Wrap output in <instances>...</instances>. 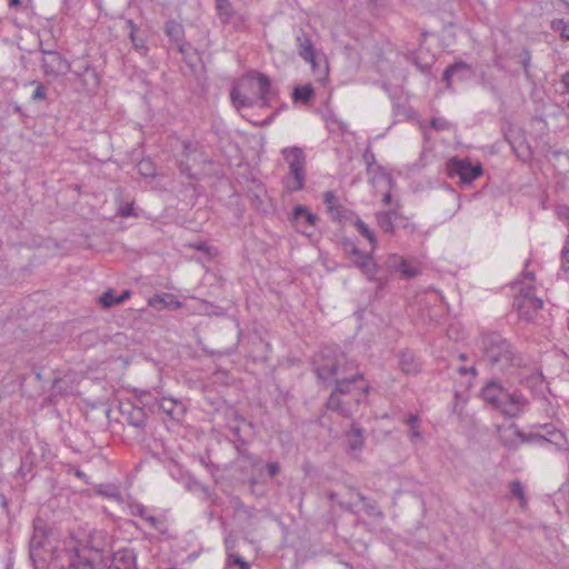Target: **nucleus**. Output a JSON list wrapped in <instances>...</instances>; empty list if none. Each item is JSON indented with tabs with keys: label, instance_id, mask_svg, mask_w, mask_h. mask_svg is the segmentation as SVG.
Masks as SVG:
<instances>
[{
	"label": "nucleus",
	"instance_id": "1",
	"mask_svg": "<svg viewBox=\"0 0 569 569\" xmlns=\"http://www.w3.org/2000/svg\"><path fill=\"white\" fill-rule=\"evenodd\" d=\"M480 349L483 360L491 370L501 373L510 382L517 381L525 386L531 390L535 398L549 403L550 390L541 369L532 358L519 352L498 332L483 335Z\"/></svg>",
	"mask_w": 569,
	"mask_h": 569
},
{
	"label": "nucleus",
	"instance_id": "2",
	"mask_svg": "<svg viewBox=\"0 0 569 569\" xmlns=\"http://www.w3.org/2000/svg\"><path fill=\"white\" fill-rule=\"evenodd\" d=\"M273 96L270 78L259 72L243 78L230 91L231 102L238 110L253 106L269 107Z\"/></svg>",
	"mask_w": 569,
	"mask_h": 569
},
{
	"label": "nucleus",
	"instance_id": "3",
	"mask_svg": "<svg viewBox=\"0 0 569 569\" xmlns=\"http://www.w3.org/2000/svg\"><path fill=\"white\" fill-rule=\"evenodd\" d=\"M362 379L359 372L351 377L337 378L336 387L327 400V408L345 418L351 417L353 406H358L369 391L368 385H357Z\"/></svg>",
	"mask_w": 569,
	"mask_h": 569
},
{
	"label": "nucleus",
	"instance_id": "4",
	"mask_svg": "<svg viewBox=\"0 0 569 569\" xmlns=\"http://www.w3.org/2000/svg\"><path fill=\"white\" fill-rule=\"evenodd\" d=\"M480 395L486 403L509 418L519 417L529 403L522 393L509 392L499 381L493 379L482 387Z\"/></svg>",
	"mask_w": 569,
	"mask_h": 569
},
{
	"label": "nucleus",
	"instance_id": "5",
	"mask_svg": "<svg viewBox=\"0 0 569 569\" xmlns=\"http://www.w3.org/2000/svg\"><path fill=\"white\" fill-rule=\"evenodd\" d=\"M533 282V272L526 270L523 271L522 280L512 284L515 296L513 308L517 310L519 317L526 321L532 320L535 315L543 307L542 299L536 296Z\"/></svg>",
	"mask_w": 569,
	"mask_h": 569
},
{
	"label": "nucleus",
	"instance_id": "6",
	"mask_svg": "<svg viewBox=\"0 0 569 569\" xmlns=\"http://www.w3.org/2000/svg\"><path fill=\"white\" fill-rule=\"evenodd\" d=\"M281 154L288 164L289 172L283 177L282 183L290 192L303 189L307 178V157L300 147H287Z\"/></svg>",
	"mask_w": 569,
	"mask_h": 569
},
{
	"label": "nucleus",
	"instance_id": "7",
	"mask_svg": "<svg viewBox=\"0 0 569 569\" xmlns=\"http://www.w3.org/2000/svg\"><path fill=\"white\" fill-rule=\"evenodd\" d=\"M347 365L343 353L332 348H323L315 358V373L322 381L337 379L340 372H346Z\"/></svg>",
	"mask_w": 569,
	"mask_h": 569
},
{
	"label": "nucleus",
	"instance_id": "8",
	"mask_svg": "<svg viewBox=\"0 0 569 569\" xmlns=\"http://www.w3.org/2000/svg\"><path fill=\"white\" fill-rule=\"evenodd\" d=\"M42 58L40 60L43 76L49 81H56L71 71L70 61L59 51L40 49Z\"/></svg>",
	"mask_w": 569,
	"mask_h": 569
},
{
	"label": "nucleus",
	"instance_id": "9",
	"mask_svg": "<svg viewBox=\"0 0 569 569\" xmlns=\"http://www.w3.org/2000/svg\"><path fill=\"white\" fill-rule=\"evenodd\" d=\"M62 558L71 569H92L100 555L98 548L74 543L63 551Z\"/></svg>",
	"mask_w": 569,
	"mask_h": 569
},
{
	"label": "nucleus",
	"instance_id": "10",
	"mask_svg": "<svg viewBox=\"0 0 569 569\" xmlns=\"http://www.w3.org/2000/svg\"><path fill=\"white\" fill-rule=\"evenodd\" d=\"M446 170L450 178L458 177L461 184H470L483 172L481 163L456 157L448 160Z\"/></svg>",
	"mask_w": 569,
	"mask_h": 569
},
{
	"label": "nucleus",
	"instance_id": "11",
	"mask_svg": "<svg viewBox=\"0 0 569 569\" xmlns=\"http://www.w3.org/2000/svg\"><path fill=\"white\" fill-rule=\"evenodd\" d=\"M385 264L388 270L399 272L405 279H411L421 273L418 261L406 259L397 253H391L386 258Z\"/></svg>",
	"mask_w": 569,
	"mask_h": 569
},
{
	"label": "nucleus",
	"instance_id": "12",
	"mask_svg": "<svg viewBox=\"0 0 569 569\" xmlns=\"http://www.w3.org/2000/svg\"><path fill=\"white\" fill-rule=\"evenodd\" d=\"M217 16L222 24H231L236 30L246 28V18L237 12L230 0H214Z\"/></svg>",
	"mask_w": 569,
	"mask_h": 569
},
{
	"label": "nucleus",
	"instance_id": "13",
	"mask_svg": "<svg viewBox=\"0 0 569 569\" xmlns=\"http://www.w3.org/2000/svg\"><path fill=\"white\" fill-rule=\"evenodd\" d=\"M128 510L129 515L133 517H139L148 525L149 528L154 529L159 532L166 531L164 520L162 518L154 516L153 511L147 506L137 501H132L128 503Z\"/></svg>",
	"mask_w": 569,
	"mask_h": 569
},
{
	"label": "nucleus",
	"instance_id": "14",
	"mask_svg": "<svg viewBox=\"0 0 569 569\" xmlns=\"http://www.w3.org/2000/svg\"><path fill=\"white\" fill-rule=\"evenodd\" d=\"M72 74L87 92L91 93L99 86V76L89 62H83L72 71Z\"/></svg>",
	"mask_w": 569,
	"mask_h": 569
},
{
	"label": "nucleus",
	"instance_id": "15",
	"mask_svg": "<svg viewBox=\"0 0 569 569\" xmlns=\"http://www.w3.org/2000/svg\"><path fill=\"white\" fill-rule=\"evenodd\" d=\"M293 221L296 227L305 234H311L313 229L319 220L318 216L310 212L306 206H297L292 212Z\"/></svg>",
	"mask_w": 569,
	"mask_h": 569
},
{
	"label": "nucleus",
	"instance_id": "16",
	"mask_svg": "<svg viewBox=\"0 0 569 569\" xmlns=\"http://www.w3.org/2000/svg\"><path fill=\"white\" fill-rule=\"evenodd\" d=\"M351 263L358 268L369 280L376 279L378 266L371 253L360 251V254L349 257Z\"/></svg>",
	"mask_w": 569,
	"mask_h": 569
},
{
	"label": "nucleus",
	"instance_id": "17",
	"mask_svg": "<svg viewBox=\"0 0 569 569\" xmlns=\"http://www.w3.org/2000/svg\"><path fill=\"white\" fill-rule=\"evenodd\" d=\"M121 415L128 425L137 428L139 431L144 430L147 415L142 408L129 403L127 407L121 409Z\"/></svg>",
	"mask_w": 569,
	"mask_h": 569
},
{
	"label": "nucleus",
	"instance_id": "18",
	"mask_svg": "<svg viewBox=\"0 0 569 569\" xmlns=\"http://www.w3.org/2000/svg\"><path fill=\"white\" fill-rule=\"evenodd\" d=\"M296 42L299 56L315 67L316 52L310 37L305 31H300L296 37Z\"/></svg>",
	"mask_w": 569,
	"mask_h": 569
},
{
	"label": "nucleus",
	"instance_id": "19",
	"mask_svg": "<svg viewBox=\"0 0 569 569\" xmlns=\"http://www.w3.org/2000/svg\"><path fill=\"white\" fill-rule=\"evenodd\" d=\"M153 407H157L160 411L166 413L171 419H180V417L184 413V407L183 405L173 399V398H166L163 397L160 400H156Z\"/></svg>",
	"mask_w": 569,
	"mask_h": 569
},
{
	"label": "nucleus",
	"instance_id": "20",
	"mask_svg": "<svg viewBox=\"0 0 569 569\" xmlns=\"http://www.w3.org/2000/svg\"><path fill=\"white\" fill-rule=\"evenodd\" d=\"M471 72V68L463 61L456 62L446 68L443 71L442 80L446 82L447 88H451L452 80L456 77L458 80H465Z\"/></svg>",
	"mask_w": 569,
	"mask_h": 569
},
{
	"label": "nucleus",
	"instance_id": "21",
	"mask_svg": "<svg viewBox=\"0 0 569 569\" xmlns=\"http://www.w3.org/2000/svg\"><path fill=\"white\" fill-rule=\"evenodd\" d=\"M402 216L396 210L390 209L387 211H378L376 213V219L379 228L385 232L392 234L395 232V224L398 219H401Z\"/></svg>",
	"mask_w": 569,
	"mask_h": 569
},
{
	"label": "nucleus",
	"instance_id": "22",
	"mask_svg": "<svg viewBox=\"0 0 569 569\" xmlns=\"http://www.w3.org/2000/svg\"><path fill=\"white\" fill-rule=\"evenodd\" d=\"M44 542V532L39 530L38 528H34L33 535L30 540V558L33 561V563H37L38 561H46V558L43 556Z\"/></svg>",
	"mask_w": 569,
	"mask_h": 569
},
{
	"label": "nucleus",
	"instance_id": "23",
	"mask_svg": "<svg viewBox=\"0 0 569 569\" xmlns=\"http://www.w3.org/2000/svg\"><path fill=\"white\" fill-rule=\"evenodd\" d=\"M110 569H138L134 552L132 550L116 552Z\"/></svg>",
	"mask_w": 569,
	"mask_h": 569
},
{
	"label": "nucleus",
	"instance_id": "24",
	"mask_svg": "<svg viewBox=\"0 0 569 569\" xmlns=\"http://www.w3.org/2000/svg\"><path fill=\"white\" fill-rule=\"evenodd\" d=\"M540 428L543 430L542 435L546 436V445H555L557 449H562L567 446L566 436L561 430L550 423L542 425Z\"/></svg>",
	"mask_w": 569,
	"mask_h": 569
},
{
	"label": "nucleus",
	"instance_id": "25",
	"mask_svg": "<svg viewBox=\"0 0 569 569\" xmlns=\"http://www.w3.org/2000/svg\"><path fill=\"white\" fill-rule=\"evenodd\" d=\"M126 28L129 31V38L136 51L141 56H147L148 47L146 46V38L139 33L138 26L132 20H127Z\"/></svg>",
	"mask_w": 569,
	"mask_h": 569
},
{
	"label": "nucleus",
	"instance_id": "26",
	"mask_svg": "<svg viewBox=\"0 0 569 569\" xmlns=\"http://www.w3.org/2000/svg\"><path fill=\"white\" fill-rule=\"evenodd\" d=\"M149 306L157 310H162L167 307L179 309L181 307V302L172 293H162L151 297L149 299Z\"/></svg>",
	"mask_w": 569,
	"mask_h": 569
},
{
	"label": "nucleus",
	"instance_id": "27",
	"mask_svg": "<svg viewBox=\"0 0 569 569\" xmlns=\"http://www.w3.org/2000/svg\"><path fill=\"white\" fill-rule=\"evenodd\" d=\"M365 430L357 423L351 425L347 432L348 447L352 451L361 450L365 446Z\"/></svg>",
	"mask_w": 569,
	"mask_h": 569
},
{
	"label": "nucleus",
	"instance_id": "28",
	"mask_svg": "<svg viewBox=\"0 0 569 569\" xmlns=\"http://www.w3.org/2000/svg\"><path fill=\"white\" fill-rule=\"evenodd\" d=\"M164 32L174 44L184 39L183 28L176 21H168L164 27Z\"/></svg>",
	"mask_w": 569,
	"mask_h": 569
},
{
	"label": "nucleus",
	"instance_id": "29",
	"mask_svg": "<svg viewBox=\"0 0 569 569\" xmlns=\"http://www.w3.org/2000/svg\"><path fill=\"white\" fill-rule=\"evenodd\" d=\"M96 492L99 496L112 499L114 501L121 500V492L119 488L113 483H101L96 488Z\"/></svg>",
	"mask_w": 569,
	"mask_h": 569
},
{
	"label": "nucleus",
	"instance_id": "30",
	"mask_svg": "<svg viewBox=\"0 0 569 569\" xmlns=\"http://www.w3.org/2000/svg\"><path fill=\"white\" fill-rule=\"evenodd\" d=\"M355 227L357 228L358 232L369 241L371 250H375L377 248V239L375 232L360 218L356 219Z\"/></svg>",
	"mask_w": 569,
	"mask_h": 569
},
{
	"label": "nucleus",
	"instance_id": "31",
	"mask_svg": "<svg viewBox=\"0 0 569 569\" xmlns=\"http://www.w3.org/2000/svg\"><path fill=\"white\" fill-rule=\"evenodd\" d=\"M357 497L365 502L363 510L365 512L373 518L382 519L385 517L383 512L378 507L377 502L373 500H368L362 493L357 492Z\"/></svg>",
	"mask_w": 569,
	"mask_h": 569
},
{
	"label": "nucleus",
	"instance_id": "32",
	"mask_svg": "<svg viewBox=\"0 0 569 569\" xmlns=\"http://www.w3.org/2000/svg\"><path fill=\"white\" fill-rule=\"evenodd\" d=\"M313 87L311 84L299 86L293 89L292 99L308 103L313 96Z\"/></svg>",
	"mask_w": 569,
	"mask_h": 569
},
{
	"label": "nucleus",
	"instance_id": "33",
	"mask_svg": "<svg viewBox=\"0 0 569 569\" xmlns=\"http://www.w3.org/2000/svg\"><path fill=\"white\" fill-rule=\"evenodd\" d=\"M419 417L417 415H409L405 419V423L409 426V437L412 441L420 440L422 438V435L419 430Z\"/></svg>",
	"mask_w": 569,
	"mask_h": 569
},
{
	"label": "nucleus",
	"instance_id": "34",
	"mask_svg": "<svg viewBox=\"0 0 569 569\" xmlns=\"http://www.w3.org/2000/svg\"><path fill=\"white\" fill-rule=\"evenodd\" d=\"M517 436L521 442L546 446V436L541 435L540 432L525 433L522 431H517Z\"/></svg>",
	"mask_w": 569,
	"mask_h": 569
},
{
	"label": "nucleus",
	"instance_id": "35",
	"mask_svg": "<svg viewBox=\"0 0 569 569\" xmlns=\"http://www.w3.org/2000/svg\"><path fill=\"white\" fill-rule=\"evenodd\" d=\"M551 29L559 33L563 40H569V23L563 19H555L551 21Z\"/></svg>",
	"mask_w": 569,
	"mask_h": 569
},
{
	"label": "nucleus",
	"instance_id": "36",
	"mask_svg": "<svg viewBox=\"0 0 569 569\" xmlns=\"http://www.w3.org/2000/svg\"><path fill=\"white\" fill-rule=\"evenodd\" d=\"M31 86H34V90L31 94V101H44L47 99V87L40 81H31Z\"/></svg>",
	"mask_w": 569,
	"mask_h": 569
},
{
	"label": "nucleus",
	"instance_id": "37",
	"mask_svg": "<svg viewBox=\"0 0 569 569\" xmlns=\"http://www.w3.org/2000/svg\"><path fill=\"white\" fill-rule=\"evenodd\" d=\"M509 489L510 493L519 499L521 507H525L527 505V499L521 482L519 480L511 481L509 485Z\"/></svg>",
	"mask_w": 569,
	"mask_h": 569
},
{
	"label": "nucleus",
	"instance_id": "38",
	"mask_svg": "<svg viewBox=\"0 0 569 569\" xmlns=\"http://www.w3.org/2000/svg\"><path fill=\"white\" fill-rule=\"evenodd\" d=\"M340 246H341L343 252L348 257H353L356 254H360L361 250L357 247V244L351 239H348V238L342 239L340 242Z\"/></svg>",
	"mask_w": 569,
	"mask_h": 569
},
{
	"label": "nucleus",
	"instance_id": "39",
	"mask_svg": "<svg viewBox=\"0 0 569 569\" xmlns=\"http://www.w3.org/2000/svg\"><path fill=\"white\" fill-rule=\"evenodd\" d=\"M328 212L330 213L331 218L337 221H342L347 218V210L341 204L330 207Z\"/></svg>",
	"mask_w": 569,
	"mask_h": 569
},
{
	"label": "nucleus",
	"instance_id": "40",
	"mask_svg": "<svg viewBox=\"0 0 569 569\" xmlns=\"http://www.w3.org/2000/svg\"><path fill=\"white\" fill-rule=\"evenodd\" d=\"M117 297L114 296V292L112 290L106 291L100 298L99 301L104 308H110L112 306H116Z\"/></svg>",
	"mask_w": 569,
	"mask_h": 569
},
{
	"label": "nucleus",
	"instance_id": "41",
	"mask_svg": "<svg viewBox=\"0 0 569 569\" xmlns=\"http://www.w3.org/2000/svg\"><path fill=\"white\" fill-rule=\"evenodd\" d=\"M430 126H431V128H433L437 131H445V130H449L451 128L450 122L443 118H433L430 121Z\"/></svg>",
	"mask_w": 569,
	"mask_h": 569
},
{
	"label": "nucleus",
	"instance_id": "42",
	"mask_svg": "<svg viewBox=\"0 0 569 569\" xmlns=\"http://www.w3.org/2000/svg\"><path fill=\"white\" fill-rule=\"evenodd\" d=\"M323 203L327 207V210H330V207L338 206V199L332 191H326L323 194Z\"/></svg>",
	"mask_w": 569,
	"mask_h": 569
},
{
	"label": "nucleus",
	"instance_id": "43",
	"mask_svg": "<svg viewBox=\"0 0 569 569\" xmlns=\"http://www.w3.org/2000/svg\"><path fill=\"white\" fill-rule=\"evenodd\" d=\"M362 159H363L365 163L367 164L368 169H370L372 167V164L376 162V156L370 147H368L365 150V152L362 154Z\"/></svg>",
	"mask_w": 569,
	"mask_h": 569
},
{
	"label": "nucleus",
	"instance_id": "44",
	"mask_svg": "<svg viewBox=\"0 0 569 569\" xmlns=\"http://www.w3.org/2000/svg\"><path fill=\"white\" fill-rule=\"evenodd\" d=\"M119 216H121L123 218L136 216L133 203H126V204L121 206L119 208Z\"/></svg>",
	"mask_w": 569,
	"mask_h": 569
},
{
	"label": "nucleus",
	"instance_id": "45",
	"mask_svg": "<svg viewBox=\"0 0 569 569\" xmlns=\"http://www.w3.org/2000/svg\"><path fill=\"white\" fill-rule=\"evenodd\" d=\"M68 473H73L78 479L82 480L87 485L90 483L89 477L83 471H81L79 468H77L74 466H70L68 468Z\"/></svg>",
	"mask_w": 569,
	"mask_h": 569
},
{
	"label": "nucleus",
	"instance_id": "46",
	"mask_svg": "<svg viewBox=\"0 0 569 569\" xmlns=\"http://www.w3.org/2000/svg\"><path fill=\"white\" fill-rule=\"evenodd\" d=\"M266 468L270 478H273L280 471V465L278 462H269L267 463Z\"/></svg>",
	"mask_w": 569,
	"mask_h": 569
},
{
	"label": "nucleus",
	"instance_id": "47",
	"mask_svg": "<svg viewBox=\"0 0 569 569\" xmlns=\"http://www.w3.org/2000/svg\"><path fill=\"white\" fill-rule=\"evenodd\" d=\"M401 368L406 373H412L417 371L416 366L409 365V361H407V356L403 355L401 358Z\"/></svg>",
	"mask_w": 569,
	"mask_h": 569
},
{
	"label": "nucleus",
	"instance_id": "48",
	"mask_svg": "<svg viewBox=\"0 0 569 569\" xmlns=\"http://www.w3.org/2000/svg\"><path fill=\"white\" fill-rule=\"evenodd\" d=\"M177 50L182 54L186 56L190 50V44L182 39L181 41L176 43Z\"/></svg>",
	"mask_w": 569,
	"mask_h": 569
},
{
	"label": "nucleus",
	"instance_id": "49",
	"mask_svg": "<svg viewBox=\"0 0 569 569\" xmlns=\"http://www.w3.org/2000/svg\"><path fill=\"white\" fill-rule=\"evenodd\" d=\"M458 372L462 376L467 373H471L473 377L477 376V369L475 367H460L458 368Z\"/></svg>",
	"mask_w": 569,
	"mask_h": 569
},
{
	"label": "nucleus",
	"instance_id": "50",
	"mask_svg": "<svg viewBox=\"0 0 569 569\" xmlns=\"http://www.w3.org/2000/svg\"><path fill=\"white\" fill-rule=\"evenodd\" d=\"M233 562L239 565L240 569H250V565L247 561H244L240 556H234Z\"/></svg>",
	"mask_w": 569,
	"mask_h": 569
},
{
	"label": "nucleus",
	"instance_id": "51",
	"mask_svg": "<svg viewBox=\"0 0 569 569\" xmlns=\"http://www.w3.org/2000/svg\"><path fill=\"white\" fill-rule=\"evenodd\" d=\"M522 67H523V70L526 72V74L529 73V66H530V54L528 51H525V58L521 62Z\"/></svg>",
	"mask_w": 569,
	"mask_h": 569
},
{
	"label": "nucleus",
	"instance_id": "52",
	"mask_svg": "<svg viewBox=\"0 0 569 569\" xmlns=\"http://www.w3.org/2000/svg\"><path fill=\"white\" fill-rule=\"evenodd\" d=\"M560 83L563 87L565 91L569 93V71L562 74Z\"/></svg>",
	"mask_w": 569,
	"mask_h": 569
},
{
	"label": "nucleus",
	"instance_id": "53",
	"mask_svg": "<svg viewBox=\"0 0 569 569\" xmlns=\"http://www.w3.org/2000/svg\"><path fill=\"white\" fill-rule=\"evenodd\" d=\"M130 297V291H123L119 297H117L116 305H120L124 302Z\"/></svg>",
	"mask_w": 569,
	"mask_h": 569
},
{
	"label": "nucleus",
	"instance_id": "54",
	"mask_svg": "<svg viewBox=\"0 0 569 569\" xmlns=\"http://www.w3.org/2000/svg\"><path fill=\"white\" fill-rule=\"evenodd\" d=\"M569 252V234L566 238L565 246L561 250V256H568Z\"/></svg>",
	"mask_w": 569,
	"mask_h": 569
},
{
	"label": "nucleus",
	"instance_id": "55",
	"mask_svg": "<svg viewBox=\"0 0 569 569\" xmlns=\"http://www.w3.org/2000/svg\"><path fill=\"white\" fill-rule=\"evenodd\" d=\"M194 248L199 251H203V252H207L209 247L207 246L206 242H199L197 244H194Z\"/></svg>",
	"mask_w": 569,
	"mask_h": 569
},
{
	"label": "nucleus",
	"instance_id": "56",
	"mask_svg": "<svg viewBox=\"0 0 569 569\" xmlns=\"http://www.w3.org/2000/svg\"><path fill=\"white\" fill-rule=\"evenodd\" d=\"M147 166H149V163H148V162H143V161H142V162H140V163H139V169H140L141 173H142L143 176H152V172H147V171H144V167H147Z\"/></svg>",
	"mask_w": 569,
	"mask_h": 569
},
{
	"label": "nucleus",
	"instance_id": "57",
	"mask_svg": "<svg viewBox=\"0 0 569 569\" xmlns=\"http://www.w3.org/2000/svg\"><path fill=\"white\" fill-rule=\"evenodd\" d=\"M382 202L385 206H389L391 203V193L387 192L383 194Z\"/></svg>",
	"mask_w": 569,
	"mask_h": 569
},
{
	"label": "nucleus",
	"instance_id": "58",
	"mask_svg": "<svg viewBox=\"0 0 569 569\" xmlns=\"http://www.w3.org/2000/svg\"><path fill=\"white\" fill-rule=\"evenodd\" d=\"M21 4V0H9L10 8H17Z\"/></svg>",
	"mask_w": 569,
	"mask_h": 569
},
{
	"label": "nucleus",
	"instance_id": "59",
	"mask_svg": "<svg viewBox=\"0 0 569 569\" xmlns=\"http://www.w3.org/2000/svg\"><path fill=\"white\" fill-rule=\"evenodd\" d=\"M566 220H567V224L569 227V209L568 208L566 209Z\"/></svg>",
	"mask_w": 569,
	"mask_h": 569
},
{
	"label": "nucleus",
	"instance_id": "60",
	"mask_svg": "<svg viewBox=\"0 0 569 569\" xmlns=\"http://www.w3.org/2000/svg\"><path fill=\"white\" fill-rule=\"evenodd\" d=\"M459 359L462 360V361L467 360V355L466 353H460L459 355Z\"/></svg>",
	"mask_w": 569,
	"mask_h": 569
},
{
	"label": "nucleus",
	"instance_id": "61",
	"mask_svg": "<svg viewBox=\"0 0 569 569\" xmlns=\"http://www.w3.org/2000/svg\"><path fill=\"white\" fill-rule=\"evenodd\" d=\"M419 68H420L422 71H427V70H428V67L419 66Z\"/></svg>",
	"mask_w": 569,
	"mask_h": 569
}]
</instances>
